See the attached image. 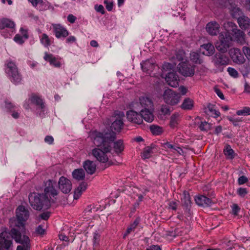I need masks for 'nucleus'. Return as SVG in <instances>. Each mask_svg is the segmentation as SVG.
Returning a JSON list of instances; mask_svg holds the SVG:
<instances>
[{
	"instance_id": "1",
	"label": "nucleus",
	"mask_w": 250,
	"mask_h": 250,
	"mask_svg": "<svg viewBox=\"0 0 250 250\" xmlns=\"http://www.w3.org/2000/svg\"><path fill=\"white\" fill-rule=\"evenodd\" d=\"M93 143L98 147L92 151L93 156L104 165L102 169L113 165L114 163L108 160L107 153L112 149V143L116 139V133L109 129L99 132L97 130L92 132Z\"/></svg>"
},
{
	"instance_id": "2",
	"label": "nucleus",
	"mask_w": 250,
	"mask_h": 250,
	"mask_svg": "<svg viewBox=\"0 0 250 250\" xmlns=\"http://www.w3.org/2000/svg\"><path fill=\"white\" fill-rule=\"evenodd\" d=\"M29 200L31 207L35 210L49 208L55 201L50 200L43 193H32L29 195Z\"/></svg>"
},
{
	"instance_id": "3",
	"label": "nucleus",
	"mask_w": 250,
	"mask_h": 250,
	"mask_svg": "<svg viewBox=\"0 0 250 250\" xmlns=\"http://www.w3.org/2000/svg\"><path fill=\"white\" fill-rule=\"evenodd\" d=\"M5 71L10 81L15 84L20 83L22 77L16 63L11 60L5 62Z\"/></svg>"
},
{
	"instance_id": "4",
	"label": "nucleus",
	"mask_w": 250,
	"mask_h": 250,
	"mask_svg": "<svg viewBox=\"0 0 250 250\" xmlns=\"http://www.w3.org/2000/svg\"><path fill=\"white\" fill-rule=\"evenodd\" d=\"M11 234L13 238L17 243L22 245L18 246L16 250H30V240L28 236L23 235L22 237L21 232L15 228H13L11 229Z\"/></svg>"
},
{
	"instance_id": "5",
	"label": "nucleus",
	"mask_w": 250,
	"mask_h": 250,
	"mask_svg": "<svg viewBox=\"0 0 250 250\" xmlns=\"http://www.w3.org/2000/svg\"><path fill=\"white\" fill-rule=\"evenodd\" d=\"M231 41V35L229 31L221 32L219 35V40L215 43V47L219 51L225 53L229 48Z\"/></svg>"
},
{
	"instance_id": "6",
	"label": "nucleus",
	"mask_w": 250,
	"mask_h": 250,
	"mask_svg": "<svg viewBox=\"0 0 250 250\" xmlns=\"http://www.w3.org/2000/svg\"><path fill=\"white\" fill-rule=\"evenodd\" d=\"M43 194L50 200L55 201L56 197L59 193L58 185L55 181L48 180L44 182Z\"/></svg>"
},
{
	"instance_id": "7",
	"label": "nucleus",
	"mask_w": 250,
	"mask_h": 250,
	"mask_svg": "<svg viewBox=\"0 0 250 250\" xmlns=\"http://www.w3.org/2000/svg\"><path fill=\"white\" fill-rule=\"evenodd\" d=\"M17 220L15 223L16 226L18 227H23L24 223L29 217L30 213L28 209L24 206H19L16 210Z\"/></svg>"
},
{
	"instance_id": "8",
	"label": "nucleus",
	"mask_w": 250,
	"mask_h": 250,
	"mask_svg": "<svg viewBox=\"0 0 250 250\" xmlns=\"http://www.w3.org/2000/svg\"><path fill=\"white\" fill-rule=\"evenodd\" d=\"M181 95L171 89H168L165 91L163 94V99L165 102L170 105L177 104L180 100Z\"/></svg>"
},
{
	"instance_id": "9",
	"label": "nucleus",
	"mask_w": 250,
	"mask_h": 250,
	"mask_svg": "<svg viewBox=\"0 0 250 250\" xmlns=\"http://www.w3.org/2000/svg\"><path fill=\"white\" fill-rule=\"evenodd\" d=\"M227 24L232 27V41L236 42L237 43L243 45L246 42L245 34L240 29H237V26L232 22H228Z\"/></svg>"
},
{
	"instance_id": "10",
	"label": "nucleus",
	"mask_w": 250,
	"mask_h": 250,
	"mask_svg": "<svg viewBox=\"0 0 250 250\" xmlns=\"http://www.w3.org/2000/svg\"><path fill=\"white\" fill-rule=\"evenodd\" d=\"M179 73L185 77H191L195 72L194 66L187 62H181L178 65Z\"/></svg>"
},
{
	"instance_id": "11",
	"label": "nucleus",
	"mask_w": 250,
	"mask_h": 250,
	"mask_svg": "<svg viewBox=\"0 0 250 250\" xmlns=\"http://www.w3.org/2000/svg\"><path fill=\"white\" fill-rule=\"evenodd\" d=\"M12 234L11 230L9 232L4 231L0 233V245L6 249L8 250L12 245Z\"/></svg>"
},
{
	"instance_id": "12",
	"label": "nucleus",
	"mask_w": 250,
	"mask_h": 250,
	"mask_svg": "<svg viewBox=\"0 0 250 250\" xmlns=\"http://www.w3.org/2000/svg\"><path fill=\"white\" fill-rule=\"evenodd\" d=\"M229 55L236 63L243 64L245 62V58L241 50L237 48H231L229 51Z\"/></svg>"
},
{
	"instance_id": "13",
	"label": "nucleus",
	"mask_w": 250,
	"mask_h": 250,
	"mask_svg": "<svg viewBox=\"0 0 250 250\" xmlns=\"http://www.w3.org/2000/svg\"><path fill=\"white\" fill-rule=\"evenodd\" d=\"M116 115H117L118 117L112 123L110 128H106V130L109 129L113 132L112 130L114 129L116 132H120L123 128L124 126L123 118L125 117L124 113L123 112L120 111L119 113ZM104 130H105V129L104 131ZM115 133L116 134L115 132Z\"/></svg>"
},
{
	"instance_id": "14",
	"label": "nucleus",
	"mask_w": 250,
	"mask_h": 250,
	"mask_svg": "<svg viewBox=\"0 0 250 250\" xmlns=\"http://www.w3.org/2000/svg\"><path fill=\"white\" fill-rule=\"evenodd\" d=\"M59 189L64 193H68L72 189V183L68 179L62 176L58 182Z\"/></svg>"
},
{
	"instance_id": "15",
	"label": "nucleus",
	"mask_w": 250,
	"mask_h": 250,
	"mask_svg": "<svg viewBox=\"0 0 250 250\" xmlns=\"http://www.w3.org/2000/svg\"><path fill=\"white\" fill-rule=\"evenodd\" d=\"M220 24L216 21H211L208 22L206 26L207 33L210 36H217L220 32Z\"/></svg>"
},
{
	"instance_id": "16",
	"label": "nucleus",
	"mask_w": 250,
	"mask_h": 250,
	"mask_svg": "<svg viewBox=\"0 0 250 250\" xmlns=\"http://www.w3.org/2000/svg\"><path fill=\"white\" fill-rule=\"evenodd\" d=\"M212 62L216 67L226 65L229 63V58L224 54L218 53L213 57Z\"/></svg>"
},
{
	"instance_id": "17",
	"label": "nucleus",
	"mask_w": 250,
	"mask_h": 250,
	"mask_svg": "<svg viewBox=\"0 0 250 250\" xmlns=\"http://www.w3.org/2000/svg\"><path fill=\"white\" fill-rule=\"evenodd\" d=\"M194 200L198 206L203 207H210L215 203L211 199L203 195L195 196Z\"/></svg>"
},
{
	"instance_id": "18",
	"label": "nucleus",
	"mask_w": 250,
	"mask_h": 250,
	"mask_svg": "<svg viewBox=\"0 0 250 250\" xmlns=\"http://www.w3.org/2000/svg\"><path fill=\"white\" fill-rule=\"evenodd\" d=\"M126 117L129 121L138 125H140L143 122L140 113H138L137 112L133 110H130L127 111Z\"/></svg>"
},
{
	"instance_id": "19",
	"label": "nucleus",
	"mask_w": 250,
	"mask_h": 250,
	"mask_svg": "<svg viewBox=\"0 0 250 250\" xmlns=\"http://www.w3.org/2000/svg\"><path fill=\"white\" fill-rule=\"evenodd\" d=\"M53 29L55 36L57 38H65L69 35L67 29L61 24H53Z\"/></svg>"
},
{
	"instance_id": "20",
	"label": "nucleus",
	"mask_w": 250,
	"mask_h": 250,
	"mask_svg": "<svg viewBox=\"0 0 250 250\" xmlns=\"http://www.w3.org/2000/svg\"><path fill=\"white\" fill-rule=\"evenodd\" d=\"M165 79L167 83L171 87H176L179 85L180 79L176 73H168Z\"/></svg>"
},
{
	"instance_id": "21",
	"label": "nucleus",
	"mask_w": 250,
	"mask_h": 250,
	"mask_svg": "<svg viewBox=\"0 0 250 250\" xmlns=\"http://www.w3.org/2000/svg\"><path fill=\"white\" fill-rule=\"evenodd\" d=\"M43 59L45 61L49 62L50 65H53L55 67H61V63L60 62L58 61V58L55 57L52 54H49L47 52H45Z\"/></svg>"
},
{
	"instance_id": "22",
	"label": "nucleus",
	"mask_w": 250,
	"mask_h": 250,
	"mask_svg": "<svg viewBox=\"0 0 250 250\" xmlns=\"http://www.w3.org/2000/svg\"><path fill=\"white\" fill-rule=\"evenodd\" d=\"M150 109H142L140 110L141 119L148 123H151L154 120V115Z\"/></svg>"
},
{
	"instance_id": "23",
	"label": "nucleus",
	"mask_w": 250,
	"mask_h": 250,
	"mask_svg": "<svg viewBox=\"0 0 250 250\" xmlns=\"http://www.w3.org/2000/svg\"><path fill=\"white\" fill-rule=\"evenodd\" d=\"M237 21L242 29L246 30L250 27V19L245 15L238 18Z\"/></svg>"
},
{
	"instance_id": "24",
	"label": "nucleus",
	"mask_w": 250,
	"mask_h": 250,
	"mask_svg": "<svg viewBox=\"0 0 250 250\" xmlns=\"http://www.w3.org/2000/svg\"><path fill=\"white\" fill-rule=\"evenodd\" d=\"M83 167L88 174H93L95 172L96 165L93 161L88 160L84 161Z\"/></svg>"
},
{
	"instance_id": "25",
	"label": "nucleus",
	"mask_w": 250,
	"mask_h": 250,
	"mask_svg": "<svg viewBox=\"0 0 250 250\" xmlns=\"http://www.w3.org/2000/svg\"><path fill=\"white\" fill-rule=\"evenodd\" d=\"M205 110L206 114L214 118H217L220 115L219 111L216 110L215 105L211 104H208Z\"/></svg>"
},
{
	"instance_id": "26",
	"label": "nucleus",
	"mask_w": 250,
	"mask_h": 250,
	"mask_svg": "<svg viewBox=\"0 0 250 250\" xmlns=\"http://www.w3.org/2000/svg\"><path fill=\"white\" fill-rule=\"evenodd\" d=\"M140 104L144 109L152 108L153 106L152 101L149 97L142 96L139 98Z\"/></svg>"
},
{
	"instance_id": "27",
	"label": "nucleus",
	"mask_w": 250,
	"mask_h": 250,
	"mask_svg": "<svg viewBox=\"0 0 250 250\" xmlns=\"http://www.w3.org/2000/svg\"><path fill=\"white\" fill-rule=\"evenodd\" d=\"M14 21L7 19L3 18L0 20V29H4L5 28L13 29L15 28Z\"/></svg>"
},
{
	"instance_id": "28",
	"label": "nucleus",
	"mask_w": 250,
	"mask_h": 250,
	"mask_svg": "<svg viewBox=\"0 0 250 250\" xmlns=\"http://www.w3.org/2000/svg\"><path fill=\"white\" fill-rule=\"evenodd\" d=\"M87 184L86 183L83 182L75 189L74 193V199H78L81 196L83 192L85 191L87 188Z\"/></svg>"
},
{
	"instance_id": "29",
	"label": "nucleus",
	"mask_w": 250,
	"mask_h": 250,
	"mask_svg": "<svg viewBox=\"0 0 250 250\" xmlns=\"http://www.w3.org/2000/svg\"><path fill=\"white\" fill-rule=\"evenodd\" d=\"M229 9L230 13L233 18H236L238 19L239 17L242 16L241 15L242 14V12L241 9L235 4L230 3Z\"/></svg>"
},
{
	"instance_id": "30",
	"label": "nucleus",
	"mask_w": 250,
	"mask_h": 250,
	"mask_svg": "<svg viewBox=\"0 0 250 250\" xmlns=\"http://www.w3.org/2000/svg\"><path fill=\"white\" fill-rule=\"evenodd\" d=\"M29 100L32 103L36 104L41 109H43L44 108L45 105L44 102L40 97L33 94L32 95Z\"/></svg>"
},
{
	"instance_id": "31",
	"label": "nucleus",
	"mask_w": 250,
	"mask_h": 250,
	"mask_svg": "<svg viewBox=\"0 0 250 250\" xmlns=\"http://www.w3.org/2000/svg\"><path fill=\"white\" fill-rule=\"evenodd\" d=\"M140 221V218L138 217L136 218L133 222L130 224V225L127 227L126 232L123 235V238L125 239V237L130 234L132 231H134L139 224Z\"/></svg>"
},
{
	"instance_id": "32",
	"label": "nucleus",
	"mask_w": 250,
	"mask_h": 250,
	"mask_svg": "<svg viewBox=\"0 0 250 250\" xmlns=\"http://www.w3.org/2000/svg\"><path fill=\"white\" fill-rule=\"evenodd\" d=\"M183 206H184L186 209H188L191 204V198L188 192L184 191L183 192V197L181 199Z\"/></svg>"
},
{
	"instance_id": "33",
	"label": "nucleus",
	"mask_w": 250,
	"mask_h": 250,
	"mask_svg": "<svg viewBox=\"0 0 250 250\" xmlns=\"http://www.w3.org/2000/svg\"><path fill=\"white\" fill-rule=\"evenodd\" d=\"M180 115L178 113H174L173 114L170 118L169 125L172 128H174L177 127L180 121Z\"/></svg>"
},
{
	"instance_id": "34",
	"label": "nucleus",
	"mask_w": 250,
	"mask_h": 250,
	"mask_svg": "<svg viewBox=\"0 0 250 250\" xmlns=\"http://www.w3.org/2000/svg\"><path fill=\"white\" fill-rule=\"evenodd\" d=\"M201 49L205 50L203 53L207 56L212 55L214 52V46L210 43L203 44L201 45Z\"/></svg>"
},
{
	"instance_id": "35",
	"label": "nucleus",
	"mask_w": 250,
	"mask_h": 250,
	"mask_svg": "<svg viewBox=\"0 0 250 250\" xmlns=\"http://www.w3.org/2000/svg\"><path fill=\"white\" fill-rule=\"evenodd\" d=\"M73 178L78 180H83L85 177V172L82 168L75 169L72 172Z\"/></svg>"
},
{
	"instance_id": "36",
	"label": "nucleus",
	"mask_w": 250,
	"mask_h": 250,
	"mask_svg": "<svg viewBox=\"0 0 250 250\" xmlns=\"http://www.w3.org/2000/svg\"><path fill=\"white\" fill-rule=\"evenodd\" d=\"M114 143L113 148H114V150L115 152L119 155L121 153L124 149V146L123 144V142L121 140H119L116 142H113L112 144Z\"/></svg>"
},
{
	"instance_id": "37",
	"label": "nucleus",
	"mask_w": 250,
	"mask_h": 250,
	"mask_svg": "<svg viewBox=\"0 0 250 250\" xmlns=\"http://www.w3.org/2000/svg\"><path fill=\"white\" fill-rule=\"evenodd\" d=\"M224 153L228 159H233L235 157L234 150L229 145H227L224 149Z\"/></svg>"
},
{
	"instance_id": "38",
	"label": "nucleus",
	"mask_w": 250,
	"mask_h": 250,
	"mask_svg": "<svg viewBox=\"0 0 250 250\" xmlns=\"http://www.w3.org/2000/svg\"><path fill=\"white\" fill-rule=\"evenodd\" d=\"M193 106V101L189 98H187L184 100L181 107L184 110H190Z\"/></svg>"
},
{
	"instance_id": "39",
	"label": "nucleus",
	"mask_w": 250,
	"mask_h": 250,
	"mask_svg": "<svg viewBox=\"0 0 250 250\" xmlns=\"http://www.w3.org/2000/svg\"><path fill=\"white\" fill-rule=\"evenodd\" d=\"M154 64L150 62L149 61H146L141 63L142 69L143 71L148 73L149 71H152Z\"/></svg>"
},
{
	"instance_id": "40",
	"label": "nucleus",
	"mask_w": 250,
	"mask_h": 250,
	"mask_svg": "<svg viewBox=\"0 0 250 250\" xmlns=\"http://www.w3.org/2000/svg\"><path fill=\"white\" fill-rule=\"evenodd\" d=\"M152 153V147L147 146L144 149L143 152L141 154V157L143 159H148L151 157Z\"/></svg>"
},
{
	"instance_id": "41",
	"label": "nucleus",
	"mask_w": 250,
	"mask_h": 250,
	"mask_svg": "<svg viewBox=\"0 0 250 250\" xmlns=\"http://www.w3.org/2000/svg\"><path fill=\"white\" fill-rule=\"evenodd\" d=\"M151 133L155 135H160L163 131V128L158 125H152L150 127Z\"/></svg>"
},
{
	"instance_id": "42",
	"label": "nucleus",
	"mask_w": 250,
	"mask_h": 250,
	"mask_svg": "<svg viewBox=\"0 0 250 250\" xmlns=\"http://www.w3.org/2000/svg\"><path fill=\"white\" fill-rule=\"evenodd\" d=\"M99 240L100 235L97 233H95L93 238V250H100Z\"/></svg>"
},
{
	"instance_id": "43",
	"label": "nucleus",
	"mask_w": 250,
	"mask_h": 250,
	"mask_svg": "<svg viewBox=\"0 0 250 250\" xmlns=\"http://www.w3.org/2000/svg\"><path fill=\"white\" fill-rule=\"evenodd\" d=\"M190 59L191 60L196 63L198 64H201L202 62V61L200 59V54L196 52H192L190 54Z\"/></svg>"
},
{
	"instance_id": "44",
	"label": "nucleus",
	"mask_w": 250,
	"mask_h": 250,
	"mask_svg": "<svg viewBox=\"0 0 250 250\" xmlns=\"http://www.w3.org/2000/svg\"><path fill=\"white\" fill-rule=\"evenodd\" d=\"M236 114L238 116L250 115V107L245 106L236 111Z\"/></svg>"
},
{
	"instance_id": "45",
	"label": "nucleus",
	"mask_w": 250,
	"mask_h": 250,
	"mask_svg": "<svg viewBox=\"0 0 250 250\" xmlns=\"http://www.w3.org/2000/svg\"><path fill=\"white\" fill-rule=\"evenodd\" d=\"M41 43L45 47H47L50 45V40L48 36L45 33L42 35V37L41 39Z\"/></svg>"
},
{
	"instance_id": "46",
	"label": "nucleus",
	"mask_w": 250,
	"mask_h": 250,
	"mask_svg": "<svg viewBox=\"0 0 250 250\" xmlns=\"http://www.w3.org/2000/svg\"><path fill=\"white\" fill-rule=\"evenodd\" d=\"M199 127L201 131H208L211 129V125L207 122H201Z\"/></svg>"
},
{
	"instance_id": "47",
	"label": "nucleus",
	"mask_w": 250,
	"mask_h": 250,
	"mask_svg": "<svg viewBox=\"0 0 250 250\" xmlns=\"http://www.w3.org/2000/svg\"><path fill=\"white\" fill-rule=\"evenodd\" d=\"M227 71L230 76L234 78H237L239 76V74L237 71L232 67H228L227 69Z\"/></svg>"
},
{
	"instance_id": "48",
	"label": "nucleus",
	"mask_w": 250,
	"mask_h": 250,
	"mask_svg": "<svg viewBox=\"0 0 250 250\" xmlns=\"http://www.w3.org/2000/svg\"><path fill=\"white\" fill-rule=\"evenodd\" d=\"M227 119L230 122H231L234 126H237L239 125L238 123L239 122H242V120L239 118H234L231 117H227Z\"/></svg>"
},
{
	"instance_id": "49",
	"label": "nucleus",
	"mask_w": 250,
	"mask_h": 250,
	"mask_svg": "<svg viewBox=\"0 0 250 250\" xmlns=\"http://www.w3.org/2000/svg\"><path fill=\"white\" fill-rule=\"evenodd\" d=\"M248 193L246 188H239L237 190V193L241 197H244Z\"/></svg>"
},
{
	"instance_id": "50",
	"label": "nucleus",
	"mask_w": 250,
	"mask_h": 250,
	"mask_svg": "<svg viewBox=\"0 0 250 250\" xmlns=\"http://www.w3.org/2000/svg\"><path fill=\"white\" fill-rule=\"evenodd\" d=\"M23 38H24L21 35L16 34L14 38V40L17 43H18L20 44H22L24 42Z\"/></svg>"
},
{
	"instance_id": "51",
	"label": "nucleus",
	"mask_w": 250,
	"mask_h": 250,
	"mask_svg": "<svg viewBox=\"0 0 250 250\" xmlns=\"http://www.w3.org/2000/svg\"><path fill=\"white\" fill-rule=\"evenodd\" d=\"M161 111L164 115H168L170 113L169 107L166 105H163L162 106Z\"/></svg>"
},
{
	"instance_id": "52",
	"label": "nucleus",
	"mask_w": 250,
	"mask_h": 250,
	"mask_svg": "<svg viewBox=\"0 0 250 250\" xmlns=\"http://www.w3.org/2000/svg\"><path fill=\"white\" fill-rule=\"evenodd\" d=\"M243 51L248 60L250 62V48L247 46L243 47Z\"/></svg>"
},
{
	"instance_id": "53",
	"label": "nucleus",
	"mask_w": 250,
	"mask_h": 250,
	"mask_svg": "<svg viewBox=\"0 0 250 250\" xmlns=\"http://www.w3.org/2000/svg\"><path fill=\"white\" fill-rule=\"evenodd\" d=\"M248 182V179L245 176H241L238 179V183L239 185L244 184Z\"/></svg>"
},
{
	"instance_id": "54",
	"label": "nucleus",
	"mask_w": 250,
	"mask_h": 250,
	"mask_svg": "<svg viewBox=\"0 0 250 250\" xmlns=\"http://www.w3.org/2000/svg\"><path fill=\"white\" fill-rule=\"evenodd\" d=\"M240 210V208L238 206L237 204H234L233 205L232 207V213L235 215L238 214L239 211Z\"/></svg>"
},
{
	"instance_id": "55",
	"label": "nucleus",
	"mask_w": 250,
	"mask_h": 250,
	"mask_svg": "<svg viewBox=\"0 0 250 250\" xmlns=\"http://www.w3.org/2000/svg\"><path fill=\"white\" fill-rule=\"evenodd\" d=\"M50 216V212L49 211L44 212L40 215V217L44 220H47L48 219Z\"/></svg>"
},
{
	"instance_id": "56",
	"label": "nucleus",
	"mask_w": 250,
	"mask_h": 250,
	"mask_svg": "<svg viewBox=\"0 0 250 250\" xmlns=\"http://www.w3.org/2000/svg\"><path fill=\"white\" fill-rule=\"evenodd\" d=\"M214 2L221 6H225L227 1L230 3V0H213Z\"/></svg>"
},
{
	"instance_id": "57",
	"label": "nucleus",
	"mask_w": 250,
	"mask_h": 250,
	"mask_svg": "<svg viewBox=\"0 0 250 250\" xmlns=\"http://www.w3.org/2000/svg\"><path fill=\"white\" fill-rule=\"evenodd\" d=\"M36 232L40 235H43L45 232V229L42 225H39L36 229Z\"/></svg>"
},
{
	"instance_id": "58",
	"label": "nucleus",
	"mask_w": 250,
	"mask_h": 250,
	"mask_svg": "<svg viewBox=\"0 0 250 250\" xmlns=\"http://www.w3.org/2000/svg\"><path fill=\"white\" fill-rule=\"evenodd\" d=\"M44 142L49 145L52 144L54 142V138L51 136L47 135L44 138Z\"/></svg>"
},
{
	"instance_id": "59",
	"label": "nucleus",
	"mask_w": 250,
	"mask_h": 250,
	"mask_svg": "<svg viewBox=\"0 0 250 250\" xmlns=\"http://www.w3.org/2000/svg\"><path fill=\"white\" fill-rule=\"evenodd\" d=\"M95 8L97 12H100L102 14H104L105 13L104 7L102 5H99L98 6L95 5Z\"/></svg>"
},
{
	"instance_id": "60",
	"label": "nucleus",
	"mask_w": 250,
	"mask_h": 250,
	"mask_svg": "<svg viewBox=\"0 0 250 250\" xmlns=\"http://www.w3.org/2000/svg\"><path fill=\"white\" fill-rule=\"evenodd\" d=\"M20 32H21V34L22 35V37L25 39H27L29 37L28 35V32L27 30L26 29H24L23 28L21 27L20 29Z\"/></svg>"
},
{
	"instance_id": "61",
	"label": "nucleus",
	"mask_w": 250,
	"mask_h": 250,
	"mask_svg": "<svg viewBox=\"0 0 250 250\" xmlns=\"http://www.w3.org/2000/svg\"><path fill=\"white\" fill-rule=\"evenodd\" d=\"M104 3L106 4L105 7L108 11H110L112 10L113 7L112 2H108L107 0H104Z\"/></svg>"
},
{
	"instance_id": "62",
	"label": "nucleus",
	"mask_w": 250,
	"mask_h": 250,
	"mask_svg": "<svg viewBox=\"0 0 250 250\" xmlns=\"http://www.w3.org/2000/svg\"><path fill=\"white\" fill-rule=\"evenodd\" d=\"M94 209V206L92 205H90L88 206H87L84 209V212L85 214H87L89 212H91L92 211V210Z\"/></svg>"
},
{
	"instance_id": "63",
	"label": "nucleus",
	"mask_w": 250,
	"mask_h": 250,
	"mask_svg": "<svg viewBox=\"0 0 250 250\" xmlns=\"http://www.w3.org/2000/svg\"><path fill=\"white\" fill-rule=\"evenodd\" d=\"M76 19V17L72 14H69L67 17L68 21L71 23H74Z\"/></svg>"
},
{
	"instance_id": "64",
	"label": "nucleus",
	"mask_w": 250,
	"mask_h": 250,
	"mask_svg": "<svg viewBox=\"0 0 250 250\" xmlns=\"http://www.w3.org/2000/svg\"><path fill=\"white\" fill-rule=\"evenodd\" d=\"M177 204L176 202L171 201L169 203V208L173 210H176L177 209Z\"/></svg>"
}]
</instances>
